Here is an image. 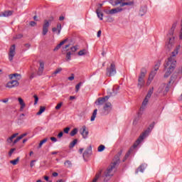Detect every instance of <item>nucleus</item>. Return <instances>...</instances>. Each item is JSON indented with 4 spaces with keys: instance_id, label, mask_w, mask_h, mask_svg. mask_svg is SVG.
I'll use <instances>...</instances> for the list:
<instances>
[{
    "instance_id": "obj_61",
    "label": "nucleus",
    "mask_w": 182,
    "mask_h": 182,
    "mask_svg": "<svg viewBox=\"0 0 182 182\" xmlns=\"http://www.w3.org/2000/svg\"><path fill=\"white\" fill-rule=\"evenodd\" d=\"M102 35V31H98V32H97V38H100V36Z\"/></svg>"
},
{
    "instance_id": "obj_11",
    "label": "nucleus",
    "mask_w": 182,
    "mask_h": 182,
    "mask_svg": "<svg viewBox=\"0 0 182 182\" xmlns=\"http://www.w3.org/2000/svg\"><path fill=\"white\" fill-rule=\"evenodd\" d=\"M149 100H150V99L145 97V98L142 102V105L139 109V114H142L143 112H144V110H146V108L147 107V105L149 103Z\"/></svg>"
},
{
    "instance_id": "obj_23",
    "label": "nucleus",
    "mask_w": 182,
    "mask_h": 182,
    "mask_svg": "<svg viewBox=\"0 0 182 182\" xmlns=\"http://www.w3.org/2000/svg\"><path fill=\"white\" fill-rule=\"evenodd\" d=\"M92 154V146H90L87 149H86L83 153V158L89 157Z\"/></svg>"
},
{
    "instance_id": "obj_60",
    "label": "nucleus",
    "mask_w": 182,
    "mask_h": 182,
    "mask_svg": "<svg viewBox=\"0 0 182 182\" xmlns=\"http://www.w3.org/2000/svg\"><path fill=\"white\" fill-rule=\"evenodd\" d=\"M15 149H11L10 151L9 152V156H12V154L14 153Z\"/></svg>"
},
{
    "instance_id": "obj_49",
    "label": "nucleus",
    "mask_w": 182,
    "mask_h": 182,
    "mask_svg": "<svg viewBox=\"0 0 182 182\" xmlns=\"http://www.w3.org/2000/svg\"><path fill=\"white\" fill-rule=\"evenodd\" d=\"M23 36L22 34H18L14 37V39H21Z\"/></svg>"
},
{
    "instance_id": "obj_29",
    "label": "nucleus",
    "mask_w": 182,
    "mask_h": 182,
    "mask_svg": "<svg viewBox=\"0 0 182 182\" xmlns=\"http://www.w3.org/2000/svg\"><path fill=\"white\" fill-rule=\"evenodd\" d=\"M176 79H177V75H173L171 77V79H170L168 85H169V86H170V85H171V83H174V82H176Z\"/></svg>"
},
{
    "instance_id": "obj_58",
    "label": "nucleus",
    "mask_w": 182,
    "mask_h": 182,
    "mask_svg": "<svg viewBox=\"0 0 182 182\" xmlns=\"http://www.w3.org/2000/svg\"><path fill=\"white\" fill-rule=\"evenodd\" d=\"M58 139H60L61 137H63V132H60L58 134Z\"/></svg>"
},
{
    "instance_id": "obj_28",
    "label": "nucleus",
    "mask_w": 182,
    "mask_h": 182,
    "mask_svg": "<svg viewBox=\"0 0 182 182\" xmlns=\"http://www.w3.org/2000/svg\"><path fill=\"white\" fill-rule=\"evenodd\" d=\"M122 11H123V9L122 8L112 9H111V15L119 14V12H122Z\"/></svg>"
},
{
    "instance_id": "obj_59",
    "label": "nucleus",
    "mask_w": 182,
    "mask_h": 182,
    "mask_svg": "<svg viewBox=\"0 0 182 182\" xmlns=\"http://www.w3.org/2000/svg\"><path fill=\"white\" fill-rule=\"evenodd\" d=\"M30 25H31V26H36V22H35V21H31V22H30Z\"/></svg>"
},
{
    "instance_id": "obj_45",
    "label": "nucleus",
    "mask_w": 182,
    "mask_h": 182,
    "mask_svg": "<svg viewBox=\"0 0 182 182\" xmlns=\"http://www.w3.org/2000/svg\"><path fill=\"white\" fill-rule=\"evenodd\" d=\"M62 105H63V102H60L57 105V106L55 107V109L56 110H59V109H60L62 107Z\"/></svg>"
},
{
    "instance_id": "obj_3",
    "label": "nucleus",
    "mask_w": 182,
    "mask_h": 182,
    "mask_svg": "<svg viewBox=\"0 0 182 182\" xmlns=\"http://www.w3.org/2000/svg\"><path fill=\"white\" fill-rule=\"evenodd\" d=\"M153 127H154V124H151L145 132H144L139 137L136 139V142L134 144V148L136 149L138 145H139L142 140H144L149 136V134L153 130Z\"/></svg>"
},
{
    "instance_id": "obj_18",
    "label": "nucleus",
    "mask_w": 182,
    "mask_h": 182,
    "mask_svg": "<svg viewBox=\"0 0 182 182\" xmlns=\"http://www.w3.org/2000/svg\"><path fill=\"white\" fill-rule=\"evenodd\" d=\"M9 77L11 80H12V79L15 77L16 79V80L18 81V80H21V79L22 78V75H21V74L14 73V74L9 75Z\"/></svg>"
},
{
    "instance_id": "obj_32",
    "label": "nucleus",
    "mask_w": 182,
    "mask_h": 182,
    "mask_svg": "<svg viewBox=\"0 0 182 182\" xmlns=\"http://www.w3.org/2000/svg\"><path fill=\"white\" fill-rule=\"evenodd\" d=\"M64 165L67 168H70L72 167V162L69 160L65 161Z\"/></svg>"
},
{
    "instance_id": "obj_34",
    "label": "nucleus",
    "mask_w": 182,
    "mask_h": 182,
    "mask_svg": "<svg viewBox=\"0 0 182 182\" xmlns=\"http://www.w3.org/2000/svg\"><path fill=\"white\" fill-rule=\"evenodd\" d=\"M77 143V139H74L72 142L70 143L69 148L73 149V147L76 146Z\"/></svg>"
},
{
    "instance_id": "obj_64",
    "label": "nucleus",
    "mask_w": 182,
    "mask_h": 182,
    "mask_svg": "<svg viewBox=\"0 0 182 182\" xmlns=\"http://www.w3.org/2000/svg\"><path fill=\"white\" fill-rule=\"evenodd\" d=\"M64 20H65V16H60L59 17V21H64Z\"/></svg>"
},
{
    "instance_id": "obj_54",
    "label": "nucleus",
    "mask_w": 182,
    "mask_h": 182,
    "mask_svg": "<svg viewBox=\"0 0 182 182\" xmlns=\"http://www.w3.org/2000/svg\"><path fill=\"white\" fill-rule=\"evenodd\" d=\"M36 160H33V161H31V164H30V167H33V166H35V164L34 163H36Z\"/></svg>"
},
{
    "instance_id": "obj_53",
    "label": "nucleus",
    "mask_w": 182,
    "mask_h": 182,
    "mask_svg": "<svg viewBox=\"0 0 182 182\" xmlns=\"http://www.w3.org/2000/svg\"><path fill=\"white\" fill-rule=\"evenodd\" d=\"M51 141H54V143H56V141H58V139H56V137L52 136L50 138Z\"/></svg>"
},
{
    "instance_id": "obj_6",
    "label": "nucleus",
    "mask_w": 182,
    "mask_h": 182,
    "mask_svg": "<svg viewBox=\"0 0 182 182\" xmlns=\"http://www.w3.org/2000/svg\"><path fill=\"white\" fill-rule=\"evenodd\" d=\"M109 4L113 6H117V5L126 6V5H133V1L123 2V0H110Z\"/></svg>"
},
{
    "instance_id": "obj_35",
    "label": "nucleus",
    "mask_w": 182,
    "mask_h": 182,
    "mask_svg": "<svg viewBox=\"0 0 182 182\" xmlns=\"http://www.w3.org/2000/svg\"><path fill=\"white\" fill-rule=\"evenodd\" d=\"M45 110H46V107H40V109H39V112H37V115L38 116H41V114L42 113H43V112H45Z\"/></svg>"
},
{
    "instance_id": "obj_41",
    "label": "nucleus",
    "mask_w": 182,
    "mask_h": 182,
    "mask_svg": "<svg viewBox=\"0 0 182 182\" xmlns=\"http://www.w3.org/2000/svg\"><path fill=\"white\" fill-rule=\"evenodd\" d=\"M70 136L72 137H73V136L77 134V129L76 128H75L73 130L71 131V132L70 133Z\"/></svg>"
},
{
    "instance_id": "obj_46",
    "label": "nucleus",
    "mask_w": 182,
    "mask_h": 182,
    "mask_svg": "<svg viewBox=\"0 0 182 182\" xmlns=\"http://www.w3.org/2000/svg\"><path fill=\"white\" fill-rule=\"evenodd\" d=\"M129 156H130V151H129L126 154L125 156L123 159V161H124L125 160H127V159L129 158Z\"/></svg>"
},
{
    "instance_id": "obj_36",
    "label": "nucleus",
    "mask_w": 182,
    "mask_h": 182,
    "mask_svg": "<svg viewBox=\"0 0 182 182\" xmlns=\"http://www.w3.org/2000/svg\"><path fill=\"white\" fill-rule=\"evenodd\" d=\"M87 53V51L86 49L81 50L78 52L79 56H84V55H86Z\"/></svg>"
},
{
    "instance_id": "obj_13",
    "label": "nucleus",
    "mask_w": 182,
    "mask_h": 182,
    "mask_svg": "<svg viewBox=\"0 0 182 182\" xmlns=\"http://www.w3.org/2000/svg\"><path fill=\"white\" fill-rule=\"evenodd\" d=\"M18 86H19V82L15 80L8 82L6 87H8L9 89H12L13 87H18Z\"/></svg>"
},
{
    "instance_id": "obj_33",
    "label": "nucleus",
    "mask_w": 182,
    "mask_h": 182,
    "mask_svg": "<svg viewBox=\"0 0 182 182\" xmlns=\"http://www.w3.org/2000/svg\"><path fill=\"white\" fill-rule=\"evenodd\" d=\"M62 70H63L62 68H57V69L52 73V76H55V75H58V73H60Z\"/></svg>"
},
{
    "instance_id": "obj_1",
    "label": "nucleus",
    "mask_w": 182,
    "mask_h": 182,
    "mask_svg": "<svg viewBox=\"0 0 182 182\" xmlns=\"http://www.w3.org/2000/svg\"><path fill=\"white\" fill-rule=\"evenodd\" d=\"M180 49H181V46L178 45L172 51L167 60L165 61V74L164 77H168V76H170V75L174 72V69H176V66H177V55H178Z\"/></svg>"
},
{
    "instance_id": "obj_2",
    "label": "nucleus",
    "mask_w": 182,
    "mask_h": 182,
    "mask_svg": "<svg viewBox=\"0 0 182 182\" xmlns=\"http://www.w3.org/2000/svg\"><path fill=\"white\" fill-rule=\"evenodd\" d=\"M123 153V150H120L114 157L112 163L110 166L107 168V170L104 172L102 176L104 182H107L114 176V173H116V167L120 163V156H122Z\"/></svg>"
},
{
    "instance_id": "obj_37",
    "label": "nucleus",
    "mask_w": 182,
    "mask_h": 182,
    "mask_svg": "<svg viewBox=\"0 0 182 182\" xmlns=\"http://www.w3.org/2000/svg\"><path fill=\"white\" fill-rule=\"evenodd\" d=\"M57 31H58V35H60V31H62V24L60 23H58L57 24Z\"/></svg>"
},
{
    "instance_id": "obj_17",
    "label": "nucleus",
    "mask_w": 182,
    "mask_h": 182,
    "mask_svg": "<svg viewBox=\"0 0 182 182\" xmlns=\"http://www.w3.org/2000/svg\"><path fill=\"white\" fill-rule=\"evenodd\" d=\"M176 28H177V22H174L172 24V26L168 33V36H173L174 35V31H176Z\"/></svg>"
},
{
    "instance_id": "obj_31",
    "label": "nucleus",
    "mask_w": 182,
    "mask_h": 182,
    "mask_svg": "<svg viewBox=\"0 0 182 182\" xmlns=\"http://www.w3.org/2000/svg\"><path fill=\"white\" fill-rule=\"evenodd\" d=\"M97 115V109H95L93 113H92V115L91 117V122H95V119H96V116Z\"/></svg>"
},
{
    "instance_id": "obj_26",
    "label": "nucleus",
    "mask_w": 182,
    "mask_h": 182,
    "mask_svg": "<svg viewBox=\"0 0 182 182\" xmlns=\"http://www.w3.org/2000/svg\"><path fill=\"white\" fill-rule=\"evenodd\" d=\"M66 42H68V38L65 39L64 41H61L55 48H54V51L56 50H59V49H60V48L62 47L63 45H65V43H66Z\"/></svg>"
},
{
    "instance_id": "obj_19",
    "label": "nucleus",
    "mask_w": 182,
    "mask_h": 182,
    "mask_svg": "<svg viewBox=\"0 0 182 182\" xmlns=\"http://www.w3.org/2000/svg\"><path fill=\"white\" fill-rule=\"evenodd\" d=\"M103 173V169H100L96 173L95 178L92 182H97V181L102 177V173Z\"/></svg>"
},
{
    "instance_id": "obj_8",
    "label": "nucleus",
    "mask_w": 182,
    "mask_h": 182,
    "mask_svg": "<svg viewBox=\"0 0 182 182\" xmlns=\"http://www.w3.org/2000/svg\"><path fill=\"white\" fill-rule=\"evenodd\" d=\"M168 41L166 43V48L168 50H171L174 46V36H168Z\"/></svg>"
},
{
    "instance_id": "obj_44",
    "label": "nucleus",
    "mask_w": 182,
    "mask_h": 182,
    "mask_svg": "<svg viewBox=\"0 0 182 182\" xmlns=\"http://www.w3.org/2000/svg\"><path fill=\"white\" fill-rule=\"evenodd\" d=\"M33 97L35 99L34 105H38V102H39V97H38V95H33Z\"/></svg>"
},
{
    "instance_id": "obj_15",
    "label": "nucleus",
    "mask_w": 182,
    "mask_h": 182,
    "mask_svg": "<svg viewBox=\"0 0 182 182\" xmlns=\"http://www.w3.org/2000/svg\"><path fill=\"white\" fill-rule=\"evenodd\" d=\"M109 100L108 96H105V97H100L95 102V105H97V106H102V105H103L104 103H106V100Z\"/></svg>"
},
{
    "instance_id": "obj_30",
    "label": "nucleus",
    "mask_w": 182,
    "mask_h": 182,
    "mask_svg": "<svg viewBox=\"0 0 182 182\" xmlns=\"http://www.w3.org/2000/svg\"><path fill=\"white\" fill-rule=\"evenodd\" d=\"M154 90V87H151V89H149L145 97H146L147 99H150V97H151V95H153Z\"/></svg>"
},
{
    "instance_id": "obj_43",
    "label": "nucleus",
    "mask_w": 182,
    "mask_h": 182,
    "mask_svg": "<svg viewBox=\"0 0 182 182\" xmlns=\"http://www.w3.org/2000/svg\"><path fill=\"white\" fill-rule=\"evenodd\" d=\"M82 86V82H79L76 86H75V92H79L80 87Z\"/></svg>"
},
{
    "instance_id": "obj_40",
    "label": "nucleus",
    "mask_w": 182,
    "mask_h": 182,
    "mask_svg": "<svg viewBox=\"0 0 182 182\" xmlns=\"http://www.w3.org/2000/svg\"><path fill=\"white\" fill-rule=\"evenodd\" d=\"M105 149H106V146H105V145H100L97 150L100 153H102V151H105Z\"/></svg>"
},
{
    "instance_id": "obj_21",
    "label": "nucleus",
    "mask_w": 182,
    "mask_h": 182,
    "mask_svg": "<svg viewBox=\"0 0 182 182\" xmlns=\"http://www.w3.org/2000/svg\"><path fill=\"white\" fill-rule=\"evenodd\" d=\"M19 133H16L12 134L10 137H9L6 139V143H8V144H11V143H14V139H15V137H16V136H18Z\"/></svg>"
},
{
    "instance_id": "obj_27",
    "label": "nucleus",
    "mask_w": 182,
    "mask_h": 182,
    "mask_svg": "<svg viewBox=\"0 0 182 182\" xmlns=\"http://www.w3.org/2000/svg\"><path fill=\"white\" fill-rule=\"evenodd\" d=\"M96 14L97 15V17L100 19V21H103V13H102L100 8L97 9Z\"/></svg>"
},
{
    "instance_id": "obj_51",
    "label": "nucleus",
    "mask_w": 182,
    "mask_h": 182,
    "mask_svg": "<svg viewBox=\"0 0 182 182\" xmlns=\"http://www.w3.org/2000/svg\"><path fill=\"white\" fill-rule=\"evenodd\" d=\"M75 80V74H71V76L68 77V80Z\"/></svg>"
},
{
    "instance_id": "obj_47",
    "label": "nucleus",
    "mask_w": 182,
    "mask_h": 182,
    "mask_svg": "<svg viewBox=\"0 0 182 182\" xmlns=\"http://www.w3.org/2000/svg\"><path fill=\"white\" fill-rule=\"evenodd\" d=\"M129 156H130V151H129L126 154L125 156L123 159V161H124L125 160H127V159L129 158Z\"/></svg>"
},
{
    "instance_id": "obj_22",
    "label": "nucleus",
    "mask_w": 182,
    "mask_h": 182,
    "mask_svg": "<svg viewBox=\"0 0 182 182\" xmlns=\"http://www.w3.org/2000/svg\"><path fill=\"white\" fill-rule=\"evenodd\" d=\"M18 103L20 105V110H23L25 109L26 104H25V102H23V100L22 97H18Z\"/></svg>"
},
{
    "instance_id": "obj_4",
    "label": "nucleus",
    "mask_w": 182,
    "mask_h": 182,
    "mask_svg": "<svg viewBox=\"0 0 182 182\" xmlns=\"http://www.w3.org/2000/svg\"><path fill=\"white\" fill-rule=\"evenodd\" d=\"M146 73H147V70L145 68H142L141 70L140 75L138 77V84H137L138 89H141V87H144V85L146 83L144 78L146 77Z\"/></svg>"
},
{
    "instance_id": "obj_62",
    "label": "nucleus",
    "mask_w": 182,
    "mask_h": 182,
    "mask_svg": "<svg viewBox=\"0 0 182 182\" xmlns=\"http://www.w3.org/2000/svg\"><path fill=\"white\" fill-rule=\"evenodd\" d=\"M181 34L179 36V38H180V39H182V21L181 23Z\"/></svg>"
},
{
    "instance_id": "obj_38",
    "label": "nucleus",
    "mask_w": 182,
    "mask_h": 182,
    "mask_svg": "<svg viewBox=\"0 0 182 182\" xmlns=\"http://www.w3.org/2000/svg\"><path fill=\"white\" fill-rule=\"evenodd\" d=\"M11 164H13V166H16V164H18V163H19V158H17L14 160H11L10 161Z\"/></svg>"
},
{
    "instance_id": "obj_7",
    "label": "nucleus",
    "mask_w": 182,
    "mask_h": 182,
    "mask_svg": "<svg viewBox=\"0 0 182 182\" xmlns=\"http://www.w3.org/2000/svg\"><path fill=\"white\" fill-rule=\"evenodd\" d=\"M16 47L15 44L12 45L9 49V60L10 62H12L14 60V58L15 57V55H16Z\"/></svg>"
},
{
    "instance_id": "obj_63",
    "label": "nucleus",
    "mask_w": 182,
    "mask_h": 182,
    "mask_svg": "<svg viewBox=\"0 0 182 182\" xmlns=\"http://www.w3.org/2000/svg\"><path fill=\"white\" fill-rule=\"evenodd\" d=\"M9 100L8 98H6V99L1 100V102H3V103H8V101H9Z\"/></svg>"
},
{
    "instance_id": "obj_57",
    "label": "nucleus",
    "mask_w": 182,
    "mask_h": 182,
    "mask_svg": "<svg viewBox=\"0 0 182 182\" xmlns=\"http://www.w3.org/2000/svg\"><path fill=\"white\" fill-rule=\"evenodd\" d=\"M139 122V117H136L134 119L133 124H137V122Z\"/></svg>"
},
{
    "instance_id": "obj_48",
    "label": "nucleus",
    "mask_w": 182,
    "mask_h": 182,
    "mask_svg": "<svg viewBox=\"0 0 182 182\" xmlns=\"http://www.w3.org/2000/svg\"><path fill=\"white\" fill-rule=\"evenodd\" d=\"M104 12L107 14V15H112V10H109V9H105Z\"/></svg>"
},
{
    "instance_id": "obj_56",
    "label": "nucleus",
    "mask_w": 182,
    "mask_h": 182,
    "mask_svg": "<svg viewBox=\"0 0 182 182\" xmlns=\"http://www.w3.org/2000/svg\"><path fill=\"white\" fill-rule=\"evenodd\" d=\"M19 140H21V139H20V138H19V136H18V137H17V138L13 141V144H16V143H18V141H19Z\"/></svg>"
},
{
    "instance_id": "obj_24",
    "label": "nucleus",
    "mask_w": 182,
    "mask_h": 182,
    "mask_svg": "<svg viewBox=\"0 0 182 182\" xmlns=\"http://www.w3.org/2000/svg\"><path fill=\"white\" fill-rule=\"evenodd\" d=\"M146 167H147L146 164H141L136 171V174H138L139 171H140V173H143L144 170H146Z\"/></svg>"
},
{
    "instance_id": "obj_50",
    "label": "nucleus",
    "mask_w": 182,
    "mask_h": 182,
    "mask_svg": "<svg viewBox=\"0 0 182 182\" xmlns=\"http://www.w3.org/2000/svg\"><path fill=\"white\" fill-rule=\"evenodd\" d=\"M26 136H28V133H24V134L20 135V136H18V138H19L21 140H22V139H23V137H25Z\"/></svg>"
},
{
    "instance_id": "obj_20",
    "label": "nucleus",
    "mask_w": 182,
    "mask_h": 182,
    "mask_svg": "<svg viewBox=\"0 0 182 182\" xmlns=\"http://www.w3.org/2000/svg\"><path fill=\"white\" fill-rule=\"evenodd\" d=\"M45 69V63L43 61H40V67L38 68V75H41L43 73Z\"/></svg>"
},
{
    "instance_id": "obj_10",
    "label": "nucleus",
    "mask_w": 182,
    "mask_h": 182,
    "mask_svg": "<svg viewBox=\"0 0 182 182\" xmlns=\"http://www.w3.org/2000/svg\"><path fill=\"white\" fill-rule=\"evenodd\" d=\"M116 74V65L114 63H112L110 68H107V76L112 77L114 76Z\"/></svg>"
},
{
    "instance_id": "obj_42",
    "label": "nucleus",
    "mask_w": 182,
    "mask_h": 182,
    "mask_svg": "<svg viewBox=\"0 0 182 182\" xmlns=\"http://www.w3.org/2000/svg\"><path fill=\"white\" fill-rule=\"evenodd\" d=\"M71 56H72V53L68 52L67 54H66L65 60H67V61L70 60Z\"/></svg>"
},
{
    "instance_id": "obj_9",
    "label": "nucleus",
    "mask_w": 182,
    "mask_h": 182,
    "mask_svg": "<svg viewBox=\"0 0 182 182\" xmlns=\"http://www.w3.org/2000/svg\"><path fill=\"white\" fill-rule=\"evenodd\" d=\"M170 90V85L168 84H161L158 90V93H163V95H166L167 92Z\"/></svg>"
},
{
    "instance_id": "obj_12",
    "label": "nucleus",
    "mask_w": 182,
    "mask_h": 182,
    "mask_svg": "<svg viewBox=\"0 0 182 182\" xmlns=\"http://www.w3.org/2000/svg\"><path fill=\"white\" fill-rule=\"evenodd\" d=\"M159 68H160V63H158L157 64L155 65L154 68V71H152L149 75V80H153V79H154V77L156 76Z\"/></svg>"
},
{
    "instance_id": "obj_14",
    "label": "nucleus",
    "mask_w": 182,
    "mask_h": 182,
    "mask_svg": "<svg viewBox=\"0 0 182 182\" xmlns=\"http://www.w3.org/2000/svg\"><path fill=\"white\" fill-rule=\"evenodd\" d=\"M80 133L82 136L83 139H87V136H89V131L86 129V126H82L80 129Z\"/></svg>"
},
{
    "instance_id": "obj_39",
    "label": "nucleus",
    "mask_w": 182,
    "mask_h": 182,
    "mask_svg": "<svg viewBox=\"0 0 182 182\" xmlns=\"http://www.w3.org/2000/svg\"><path fill=\"white\" fill-rule=\"evenodd\" d=\"M46 141H48V138H46V139H43L42 141H41L40 144L38 145V149H41V147H42V146H43V144H45V143H46Z\"/></svg>"
},
{
    "instance_id": "obj_52",
    "label": "nucleus",
    "mask_w": 182,
    "mask_h": 182,
    "mask_svg": "<svg viewBox=\"0 0 182 182\" xmlns=\"http://www.w3.org/2000/svg\"><path fill=\"white\" fill-rule=\"evenodd\" d=\"M71 50L72 52H76V50H77V46L72 47Z\"/></svg>"
},
{
    "instance_id": "obj_25",
    "label": "nucleus",
    "mask_w": 182,
    "mask_h": 182,
    "mask_svg": "<svg viewBox=\"0 0 182 182\" xmlns=\"http://www.w3.org/2000/svg\"><path fill=\"white\" fill-rule=\"evenodd\" d=\"M12 14H14V11H5L1 13V16H4V18H8V16H11Z\"/></svg>"
},
{
    "instance_id": "obj_55",
    "label": "nucleus",
    "mask_w": 182,
    "mask_h": 182,
    "mask_svg": "<svg viewBox=\"0 0 182 182\" xmlns=\"http://www.w3.org/2000/svg\"><path fill=\"white\" fill-rule=\"evenodd\" d=\"M69 130H70V128L66 127L64 129V133L67 134L69 133Z\"/></svg>"
},
{
    "instance_id": "obj_16",
    "label": "nucleus",
    "mask_w": 182,
    "mask_h": 182,
    "mask_svg": "<svg viewBox=\"0 0 182 182\" xmlns=\"http://www.w3.org/2000/svg\"><path fill=\"white\" fill-rule=\"evenodd\" d=\"M111 111H112V103L110 102L105 103L104 106L105 113H106V114H109V113H110Z\"/></svg>"
},
{
    "instance_id": "obj_5",
    "label": "nucleus",
    "mask_w": 182,
    "mask_h": 182,
    "mask_svg": "<svg viewBox=\"0 0 182 182\" xmlns=\"http://www.w3.org/2000/svg\"><path fill=\"white\" fill-rule=\"evenodd\" d=\"M55 18L53 16H50L48 20H44L43 24V31L42 35L43 36H45L47 35L48 32H49V26H50V23L49 22H52Z\"/></svg>"
}]
</instances>
